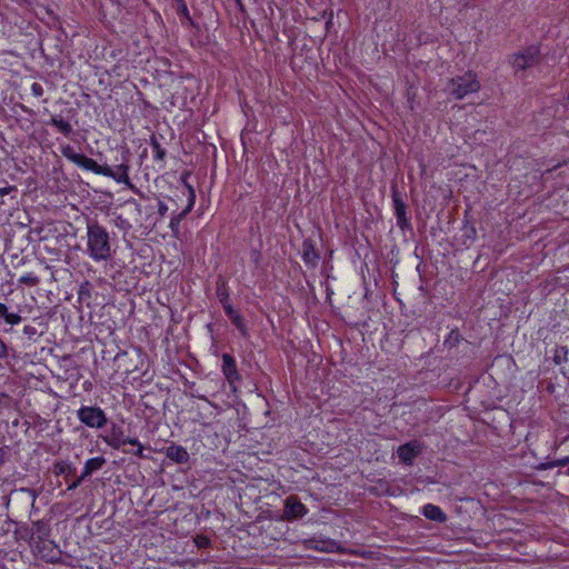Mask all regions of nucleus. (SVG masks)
Listing matches in <instances>:
<instances>
[{
    "label": "nucleus",
    "instance_id": "7ed1b4c3",
    "mask_svg": "<svg viewBox=\"0 0 569 569\" xmlns=\"http://www.w3.org/2000/svg\"><path fill=\"white\" fill-rule=\"evenodd\" d=\"M61 153L63 157H66L68 160H70L80 168L89 170L96 174L112 176L111 167L101 166L96 160L82 153L76 152L74 148L71 147L70 144L63 146L61 148Z\"/></svg>",
    "mask_w": 569,
    "mask_h": 569
},
{
    "label": "nucleus",
    "instance_id": "a878e982",
    "mask_svg": "<svg viewBox=\"0 0 569 569\" xmlns=\"http://www.w3.org/2000/svg\"><path fill=\"white\" fill-rule=\"evenodd\" d=\"M462 340H463V337L461 336L459 330L456 328L449 332V335L447 336V338L443 341V346L447 349H452V348H456Z\"/></svg>",
    "mask_w": 569,
    "mask_h": 569
},
{
    "label": "nucleus",
    "instance_id": "f3484780",
    "mask_svg": "<svg viewBox=\"0 0 569 569\" xmlns=\"http://www.w3.org/2000/svg\"><path fill=\"white\" fill-rule=\"evenodd\" d=\"M422 515L432 521L438 523H445L448 519L447 515L442 511V509L436 505L427 503L422 508Z\"/></svg>",
    "mask_w": 569,
    "mask_h": 569
},
{
    "label": "nucleus",
    "instance_id": "4be33fe9",
    "mask_svg": "<svg viewBox=\"0 0 569 569\" xmlns=\"http://www.w3.org/2000/svg\"><path fill=\"white\" fill-rule=\"evenodd\" d=\"M14 535L17 537L18 540H24V541H28L30 547L34 550V540H36V537H34V533H33V529L30 528L29 526L27 525H23V526H20L19 528H17V530L14 531Z\"/></svg>",
    "mask_w": 569,
    "mask_h": 569
},
{
    "label": "nucleus",
    "instance_id": "e433bc0d",
    "mask_svg": "<svg viewBox=\"0 0 569 569\" xmlns=\"http://www.w3.org/2000/svg\"><path fill=\"white\" fill-rule=\"evenodd\" d=\"M86 479L87 477L81 472V475L69 485L68 490L77 489Z\"/></svg>",
    "mask_w": 569,
    "mask_h": 569
},
{
    "label": "nucleus",
    "instance_id": "a18cd8bd",
    "mask_svg": "<svg viewBox=\"0 0 569 569\" xmlns=\"http://www.w3.org/2000/svg\"><path fill=\"white\" fill-rule=\"evenodd\" d=\"M234 1H236L237 6L239 7V9H240L241 11H243V10H244V7H243V4H242V1H241V0H234Z\"/></svg>",
    "mask_w": 569,
    "mask_h": 569
},
{
    "label": "nucleus",
    "instance_id": "ea45409f",
    "mask_svg": "<svg viewBox=\"0 0 569 569\" xmlns=\"http://www.w3.org/2000/svg\"><path fill=\"white\" fill-rule=\"evenodd\" d=\"M18 189L16 186H8V187H3V188H0V197H4L11 192H16Z\"/></svg>",
    "mask_w": 569,
    "mask_h": 569
},
{
    "label": "nucleus",
    "instance_id": "473e14b6",
    "mask_svg": "<svg viewBox=\"0 0 569 569\" xmlns=\"http://www.w3.org/2000/svg\"><path fill=\"white\" fill-rule=\"evenodd\" d=\"M12 398L7 392L0 391V410L2 408H9L11 405Z\"/></svg>",
    "mask_w": 569,
    "mask_h": 569
},
{
    "label": "nucleus",
    "instance_id": "cd10ccee",
    "mask_svg": "<svg viewBox=\"0 0 569 569\" xmlns=\"http://www.w3.org/2000/svg\"><path fill=\"white\" fill-rule=\"evenodd\" d=\"M176 10L179 16L187 19V21L189 22L190 26H192V27L196 26L194 21L192 20V18L189 14V10H188V7H187L184 0H176Z\"/></svg>",
    "mask_w": 569,
    "mask_h": 569
},
{
    "label": "nucleus",
    "instance_id": "6e6552de",
    "mask_svg": "<svg viewBox=\"0 0 569 569\" xmlns=\"http://www.w3.org/2000/svg\"><path fill=\"white\" fill-rule=\"evenodd\" d=\"M34 540V551H37L41 558H48V553H43V549L47 547L46 541L49 539L51 528L48 520H37L32 526Z\"/></svg>",
    "mask_w": 569,
    "mask_h": 569
},
{
    "label": "nucleus",
    "instance_id": "49530a36",
    "mask_svg": "<svg viewBox=\"0 0 569 569\" xmlns=\"http://www.w3.org/2000/svg\"><path fill=\"white\" fill-rule=\"evenodd\" d=\"M567 100L569 101V93H568Z\"/></svg>",
    "mask_w": 569,
    "mask_h": 569
},
{
    "label": "nucleus",
    "instance_id": "6ab92c4d",
    "mask_svg": "<svg viewBox=\"0 0 569 569\" xmlns=\"http://www.w3.org/2000/svg\"><path fill=\"white\" fill-rule=\"evenodd\" d=\"M104 457H94L86 461L82 473L84 477H90L93 472L100 470L106 465Z\"/></svg>",
    "mask_w": 569,
    "mask_h": 569
},
{
    "label": "nucleus",
    "instance_id": "412c9836",
    "mask_svg": "<svg viewBox=\"0 0 569 569\" xmlns=\"http://www.w3.org/2000/svg\"><path fill=\"white\" fill-rule=\"evenodd\" d=\"M0 320H3L10 326H14L21 322L22 318L17 312H10L8 307L0 302Z\"/></svg>",
    "mask_w": 569,
    "mask_h": 569
},
{
    "label": "nucleus",
    "instance_id": "72a5a7b5",
    "mask_svg": "<svg viewBox=\"0 0 569 569\" xmlns=\"http://www.w3.org/2000/svg\"><path fill=\"white\" fill-rule=\"evenodd\" d=\"M134 447H137L136 450H124L123 449V452L126 453H131V455H134V456H138L139 458H142V459H146L148 458L147 456L143 455V446L140 443V441L138 440V443L133 445Z\"/></svg>",
    "mask_w": 569,
    "mask_h": 569
},
{
    "label": "nucleus",
    "instance_id": "79ce46f5",
    "mask_svg": "<svg viewBox=\"0 0 569 569\" xmlns=\"http://www.w3.org/2000/svg\"><path fill=\"white\" fill-rule=\"evenodd\" d=\"M8 449L6 447L0 448V465H3L6 461Z\"/></svg>",
    "mask_w": 569,
    "mask_h": 569
},
{
    "label": "nucleus",
    "instance_id": "c9c22d12",
    "mask_svg": "<svg viewBox=\"0 0 569 569\" xmlns=\"http://www.w3.org/2000/svg\"><path fill=\"white\" fill-rule=\"evenodd\" d=\"M23 333L30 339H34L36 336H38L37 328L33 326H24Z\"/></svg>",
    "mask_w": 569,
    "mask_h": 569
},
{
    "label": "nucleus",
    "instance_id": "9b49d317",
    "mask_svg": "<svg viewBox=\"0 0 569 569\" xmlns=\"http://www.w3.org/2000/svg\"><path fill=\"white\" fill-rule=\"evenodd\" d=\"M423 449V445L418 440H411L398 447L397 455L400 461L407 466H411L416 457H418Z\"/></svg>",
    "mask_w": 569,
    "mask_h": 569
},
{
    "label": "nucleus",
    "instance_id": "423d86ee",
    "mask_svg": "<svg viewBox=\"0 0 569 569\" xmlns=\"http://www.w3.org/2000/svg\"><path fill=\"white\" fill-rule=\"evenodd\" d=\"M102 440L112 449H120L124 445L138 443L137 438L127 437L124 435L122 426L111 422L107 435L101 436Z\"/></svg>",
    "mask_w": 569,
    "mask_h": 569
},
{
    "label": "nucleus",
    "instance_id": "a19ab883",
    "mask_svg": "<svg viewBox=\"0 0 569 569\" xmlns=\"http://www.w3.org/2000/svg\"><path fill=\"white\" fill-rule=\"evenodd\" d=\"M168 211V207L163 201L158 202V213L160 217H164Z\"/></svg>",
    "mask_w": 569,
    "mask_h": 569
},
{
    "label": "nucleus",
    "instance_id": "bb28decb",
    "mask_svg": "<svg viewBox=\"0 0 569 569\" xmlns=\"http://www.w3.org/2000/svg\"><path fill=\"white\" fill-rule=\"evenodd\" d=\"M150 144H151V147L153 149V152H154V156H153L154 160L164 161L167 152L161 147L158 138L154 134H152L151 138H150Z\"/></svg>",
    "mask_w": 569,
    "mask_h": 569
},
{
    "label": "nucleus",
    "instance_id": "393cba45",
    "mask_svg": "<svg viewBox=\"0 0 569 569\" xmlns=\"http://www.w3.org/2000/svg\"><path fill=\"white\" fill-rule=\"evenodd\" d=\"M48 124L56 127L64 136L72 132V126L60 116H52Z\"/></svg>",
    "mask_w": 569,
    "mask_h": 569
},
{
    "label": "nucleus",
    "instance_id": "aec40b11",
    "mask_svg": "<svg viewBox=\"0 0 569 569\" xmlns=\"http://www.w3.org/2000/svg\"><path fill=\"white\" fill-rule=\"evenodd\" d=\"M52 472L56 476H64L66 478H68L69 476L76 475V468L68 461L57 460L53 463Z\"/></svg>",
    "mask_w": 569,
    "mask_h": 569
},
{
    "label": "nucleus",
    "instance_id": "f257e3e1",
    "mask_svg": "<svg viewBox=\"0 0 569 569\" xmlns=\"http://www.w3.org/2000/svg\"><path fill=\"white\" fill-rule=\"evenodd\" d=\"M87 253L94 261H107L112 256L110 234L97 219L87 220Z\"/></svg>",
    "mask_w": 569,
    "mask_h": 569
},
{
    "label": "nucleus",
    "instance_id": "c85d7f7f",
    "mask_svg": "<svg viewBox=\"0 0 569 569\" xmlns=\"http://www.w3.org/2000/svg\"><path fill=\"white\" fill-rule=\"evenodd\" d=\"M568 348L566 346H559L556 348L555 350V353H553V362L557 363V365H560L565 361H567V357H568Z\"/></svg>",
    "mask_w": 569,
    "mask_h": 569
},
{
    "label": "nucleus",
    "instance_id": "c756f323",
    "mask_svg": "<svg viewBox=\"0 0 569 569\" xmlns=\"http://www.w3.org/2000/svg\"><path fill=\"white\" fill-rule=\"evenodd\" d=\"M193 540L199 549H206L211 546L210 538L204 535H197Z\"/></svg>",
    "mask_w": 569,
    "mask_h": 569
},
{
    "label": "nucleus",
    "instance_id": "58836bf2",
    "mask_svg": "<svg viewBox=\"0 0 569 569\" xmlns=\"http://www.w3.org/2000/svg\"><path fill=\"white\" fill-rule=\"evenodd\" d=\"M31 92L34 97H41L43 94V88L40 83L34 82L31 86Z\"/></svg>",
    "mask_w": 569,
    "mask_h": 569
},
{
    "label": "nucleus",
    "instance_id": "39448f33",
    "mask_svg": "<svg viewBox=\"0 0 569 569\" xmlns=\"http://www.w3.org/2000/svg\"><path fill=\"white\" fill-rule=\"evenodd\" d=\"M77 417L89 428L101 429L108 423L104 411L97 406H82L78 409Z\"/></svg>",
    "mask_w": 569,
    "mask_h": 569
},
{
    "label": "nucleus",
    "instance_id": "4c0bfd02",
    "mask_svg": "<svg viewBox=\"0 0 569 569\" xmlns=\"http://www.w3.org/2000/svg\"><path fill=\"white\" fill-rule=\"evenodd\" d=\"M335 547H336V541L330 540V541H325L322 547L316 546V549L321 550V551L331 552V551H333Z\"/></svg>",
    "mask_w": 569,
    "mask_h": 569
},
{
    "label": "nucleus",
    "instance_id": "b1692460",
    "mask_svg": "<svg viewBox=\"0 0 569 569\" xmlns=\"http://www.w3.org/2000/svg\"><path fill=\"white\" fill-rule=\"evenodd\" d=\"M92 293V284L90 281L86 280L79 286L78 290V299L80 303H86L90 306V299Z\"/></svg>",
    "mask_w": 569,
    "mask_h": 569
},
{
    "label": "nucleus",
    "instance_id": "2f4dec72",
    "mask_svg": "<svg viewBox=\"0 0 569 569\" xmlns=\"http://www.w3.org/2000/svg\"><path fill=\"white\" fill-rule=\"evenodd\" d=\"M46 545H47V547L43 549V553H48V558H44V559H46L47 561H49V562H56V561H57L56 557H51V556H50V552H52V551H53V549L56 548L54 542H53V541H48V540H47V541H46Z\"/></svg>",
    "mask_w": 569,
    "mask_h": 569
},
{
    "label": "nucleus",
    "instance_id": "2eb2a0df",
    "mask_svg": "<svg viewBox=\"0 0 569 569\" xmlns=\"http://www.w3.org/2000/svg\"><path fill=\"white\" fill-rule=\"evenodd\" d=\"M164 453L167 458L179 465L187 463L190 458L184 447L173 442L164 449Z\"/></svg>",
    "mask_w": 569,
    "mask_h": 569
},
{
    "label": "nucleus",
    "instance_id": "37998d69",
    "mask_svg": "<svg viewBox=\"0 0 569 569\" xmlns=\"http://www.w3.org/2000/svg\"><path fill=\"white\" fill-rule=\"evenodd\" d=\"M126 203H131V204H133L138 210H140V204H139V203L137 202V200H136V199H133V198L128 199V200L126 201Z\"/></svg>",
    "mask_w": 569,
    "mask_h": 569
},
{
    "label": "nucleus",
    "instance_id": "dca6fc26",
    "mask_svg": "<svg viewBox=\"0 0 569 569\" xmlns=\"http://www.w3.org/2000/svg\"><path fill=\"white\" fill-rule=\"evenodd\" d=\"M223 310L232 325H234V327L240 331L241 336L244 338L248 337V327L243 317L238 311H236L231 305L224 306Z\"/></svg>",
    "mask_w": 569,
    "mask_h": 569
},
{
    "label": "nucleus",
    "instance_id": "f8f14e48",
    "mask_svg": "<svg viewBox=\"0 0 569 569\" xmlns=\"http://www.w3.org/2000/svg\"><path fill=\"white\" fill-rule=\"evenodd\" d=\"M129 160H123L116 169L111 168L112 176H107L108 178H112L119 183L126 184L129 189H131L134 193L139 194L141 198H144V194L131 182L129 178Z\"/></svg>",
    "mask_w": 569,
    "mask_h": 569
},
{
    "label": "nucleus",
    "instance_id": "c03bdc74",
    "mask_svg": "<svg viewBox=\"0 0 569 569\" xmlns=\"http://www.w3.org/2000/svg\"><path fill=\"white\" fill-rule=\"evenodd\" d=\"M568 462H569V458H565V459H562V460H559V461H558V465H559V466H565V465H567Z\"/></svg>",
    "mask_w": 569,
    "mask_h": 569
},
{
    "label": "nucleus",
    "instance_id": "20e7f679",
    "mask_svg": "<svg viewBox=\"0 0 569 569\" xmlns=\"http://www.w3.org/2000/svg\"><path fill=\"white\" fill-rule=\"evenodd\" d=\"M508 61L516 73L538 66L541 61L540 47L528 46L522 50L509 56Z\"/></svg>",
    "mask_w": 569,
    "mask_h": 569
},
{
    "label": "nucleus",
    "instance_id": "ddd939ff",
    "mask_svg": "<svg viewBox=\"0 0 569 569\" xmlns=\"http://www.w3.org/2000/svg\"><path fill=\"white\" fill-rule=\"evenodd\" d=\"M222 372L230 385L241 380L234 358L229 353L222 355Z\"/></svg>",
    "mask_w": 569,
    "mask_h": 569
},
{
    "label": "nucleus",
    "instance_id": "9d476101",
    "mask_svg": "<svg viewBox=\"0 0 569 569\" xmlns=\"http://www.w3.org/2000/svg\"><path fill=\"white\" fill-rule=\"evenodd\" d=\"M188 174L189 173L183 174L181 177V180L183 181V183L186 184V187L188 189V206L181 212H179L177 214H172L171 220H170V228H171L173 233H178L179 232V224H180V222L192 210V208L194 206V202H196V191H194L193 187L186 181V177Z\"/></svg>",
    "mask_w": 569,
    "mask_h": 569
},
{
    "label": "nucleus",
    "instance_id": "4468645a",
    "mask_svg": "<svg viewBox=\"0 0 569 569\" xmlns=\"http://www.w3.org/2000/svg\"><path fill=\"white\" fill-rule=\"evenodd\" d=\"M302 259L307 266L312 268H315L320 260V253L316 249V243L311 238H307L302 242Z\"/></svg>",
    "mask_w": 569,
    "mask_h": 569
},
{
    "label": "nucleus",
    "instance_id": "a211bd4d",
    "mask_svg": "<svg viewBox=\"0 0 569 569\" xmlns=\"http://www.w3.org/2000/svg\"><path fill=\"white\" fill-rule=\"evenodd\" d=\"M216 293H217V297H218V299L221 302L223 308H224V306H230V303H229V297H230L229 288H228V284H227V280L222 276H219L218 279H217V282H216Z\"/></svg>",
    "mask_w": 569,
    "mask_h": 569
},
{
    "label": "nucleus",
    "instance_id": "7c9ffc66",
    "mask_svg": "<svg viewBox=\"0 0 569 569\" xmlns=\"http://www.w3.org/2000/svg\"><path fill=\"white\" fill-rule=\"evenodd\" d=\"M19 282L27 284L29 287H33V286L38 284L39 279L36 276H33L32 273H28V274L21 277Z\"/></svg>",
    "mask_w": 569,
    "mask_h": 569
},
{
    "label": "nucleus",
    "instance_id": "f03ea898",
    "mask_svg": "<svg viewBox=\"0 0 569 569\" xmlns=\"http://www.w3.org/2000/svg\"><path fill=\"white\" fill-rule=\"evenodd\" d=\"M447 90L456 99L460 100L469 93L478 92L480 90V82L476 73L468 71L462 76L450 79Z\"/></svg>",
    "mask_w": 569,
    "mask_h": 569
},
{
    "label": "nucleus",
    "instance_id": "0eeeda50",
    "mask_svg": "<svg viewBox=\"0 0 569 569\" xmlns=\"http://www.w3.org/2000/svg\"><path fill=\"white\" fill-rule=\"evenodd\" d=\"M392 204L397 218V224L401 230L411 228L410 218L407 216V204L397 184L391 186Z\"/></svg>",
    "mask_w": 569,
    "mask_h": 569
},
{
    "label": "nucleus",
    "instance_id": "5701e85b",
    "mask_svg": "<svg viewBox=\"0 0 569 569\" xmlns=\"http://www.w3.org/2000/svg\"><path fill=\"white\" fill-rule=\"evenodd\" d=\"M467 218V214L465 216ZM462 231V243L468 244L476 240L477 238V229L473 223H471L468 219L465 220V224L461 228Z\"/></svg>",
    "mask_w": 569,
    "mask_h": 569
},
{
    "label": "nucleus",
    "instance_id": "f704fd0d",
    "mask_svg": "<svg viewBox=\"0 0 569 569\" xmlns=\"http://www.w3.org/2000/svg\"><path fill=\"white\" fill-rule=\"evenodd\" d=\"M8 356H9V346L0 337V360L8 358Z\"/></svg>",
    "mask_w": 569,
    "mask_h": 569
},
{
    "label": "nucleus",
    "instance_id": "1a4fd4ad",
    "mask_svg": "<svg viewBox=\"0 0 569 569\" xmlns=\"http://www.w3.org/2000/svg\"><path fill=\"white\" fill-rule=\"evenodd\" d=\"M307 511L308 509L301 502L299 497L296 495H290L284 500L282 518L289 521L301 519L307 513Z\"/></svg>",
    "mask_w": 569,
    "mask_h": 569
}]
</instances>
